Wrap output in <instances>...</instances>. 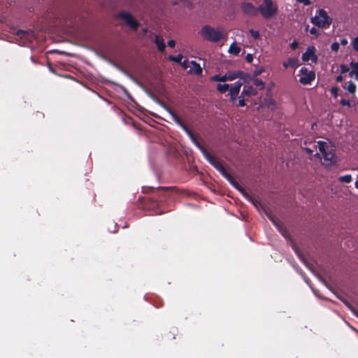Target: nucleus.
Wrapping results in <instances>:
<instances>
[{
    "label": "nucleus",
    "mask_w": 358,
    "mask_h": 358,
    "mask_svg": "<svg viewBox=\"0 0 358 358\" xmlns=\"http://www.w3.org/2000/svg\"><path fill=\"white\" fill-rule=\"evenodd\" d=\"M201 37L208 42L218 43L227 36V30L222 27H212L208 24L201 27L199 31Z\"/></svg>",
    "instance_id": "nucleus-1"
},
{
    "label": "nucleus",
    "mask_w": 358,
    "mask_h": 358,
    "mask_svg": "<svg viewBox=\"0 0 358 358\" xmlns=\"http://www.w3.org/2000/svg\"><path fill=\"white\" fill-rule=\"evenodd\" d=\"M170 192L171 190L169 187H158L152 196L145 199L147 201L146 205L151 208L159 207L160 204L169 196Z\"/></svg>",
    "instance_id": "nucleus-2"
},
{
    "label": "nucleus",
    "mask_w": 358,
    "mask_h": 358,
    "mask_svg": "<svg viewBox=\"0 0 358 358\" xmlns=\"http://www.w3.org/2000/svg\"><path fill=\"white\" fill-rule=\"evenodd\" d=\"M278 11V7L273 0H264L262 3L258 6V13H260L264 19L274 17Z\"/></svg>",
    "instance_id": "nucleus-3"
},
{
    "label": "nucleus",
    "mask_w": 358,
    "mask_h": 358,
    "mask_svg": "<svg viewBox=\"0 0 358 358\" xmlns=\"http://www.w3.org/2000/svg\"><path fill=\"white\" fill-rule=\"evenodd\" d=\"M310 22L319 28H328L332 23V18L324 9H319L315 15L310 18Z\"/></svg>",
    "instance_id": "nucleus-4"
},
{
    "label": "nucleus",
    "mask_w": 358,
    "mask_h": 358,
    "mask_svg": "<svg viewBox=\"0 0 358 358\" xmlns=\"http://www.w3.org/2000/svg\"><path fill=\"white\" fill-rule=\"evenodd\" d=\"M319 150L322 155L325 162L329 164H334L336 162V150L334 147L326 142L319 141Z\"/></svg>",
    "instance_id": "nucleus-5"
},
{
    "label": "nucleus",
    "mask_w": 358,
    "mask_h": 358,
    "mask_svg": "<svg viewBox=\"0 0 358 358\" xmlns=\"http://www.w3.org/2000/svg\"><path fill=\"white\" fill-rule=\"evenodd\" d=\"M200 136H189L192 141L196 143L198 148L203 152L205 158L217 171L220 169V167H221L223 165L222 163L216 157L212 155L202 145H201L197 141L198 137Z\"/></svg>",
    "instance_id": "nucleus-6"
},
{
    "label": "nucleus",
    "mask_w": 358,
    "mask_h": 358,
    "mask_svg": "<svg viewBox=\"0 0 358 358\" xmlns=\"http://www.w3.org/2000/svg\"><path fill=\"white\" fill-rule=\"evenodd\" d=\"M299 82L303 85H308L315 80V73L312 70H308L306 67H302L299 71Z\"/></svg>",
    "instance_id": "nucleus-7"
},
{
    "label": "nucleus",
    "mask_w": 358,
    "mask_h": 358,
    "mask_svg": "<svg viewBox=\"0 0 358 358\" xmlns=\"http://www.w3.org/2000/svg\"><path fill=\"white\" fill-rule=\"evenodd\" d=\"M119 17L124 20L125 24L129 26L131 29L136 30L139 27V23L134 17L129 13L121 12Z\"/></svg>",
    "instance_id": "nucleus-8"
},
{
    "label": "nucleus",
    "mask_w": 358,
    "mask_h": 358,
    "mask_svg": "<svg viewBox=\"0 0 358 358\" xmlns=\"http://www.w3.org/2000/svg\"><path fill=\"white\" fill-rule=\"evenodd\" d=\"M241 9L245 15L250 17L258 15V7H255L252 3L246 1L241 3Z\"/></svg>",
    "instance_id": "nucleus-9"
},
{
    "label": "nucleus",
    "mask_w": 358,
    "mask_h": 358,
    "mask_svg": "<svg viewBox=\"0 0 358 358\" xmlns=\"http://www.w3.org/2000/svg\"><path fill=\"white\" fill-rule=\"evenodd\" d=\"M16 34L22 40V43L23 45H24L26 42H31L35 38L34 34L31 31L18 30Z\"/></svg>",
    "instance_id": "nucleus-10"
},
{
    "label": "nucleus",
    "mask_w": 358,
    "mask_h": 358,
    "mask_svg": "<svg viewBox=\"0 0 358 358\" xmlns=\"http://www.w3.org/2000/svg\"><path fill=\"white\" fill-rule=\"evenodd\" d=\"M315 48L313 46L308 47L306 51L302 55V59L304 62H308L311 60L313 62H316L317 57L315 54Z\"/></svg>",
    "instance_id": "nucleus-11"
},
{
    "label": "nucleus",
    "mask_w": 358,
    "mask_h": 358,
    "mask_svg": "<svg viewBox=\"0 0 358 358\" xmlns=\"http://www.w3.org/2000/svg\"><path fill=\"white\" fill-rule=\"evenodd\" d=\"M242 85V83L236 82L229 88V95L231 101L234 102L236 99Z\"/></svg>",
    "instance_id": "nucleus-12"
},
{
    "label": "nucleus",
    "mask_w": 358,
    "mask_h": 358,
    "mask_svg": "<svg viewBox=\"0 0 358 358\" xmlns=\"http://www.w3.org/2000/svg\"><path fill=\"white\" fill-rule=\"evenodd\" d=\"M241 94L245 98L256 96L257 94V90L251 85H245Z\"/></svg>",
    "instance_id": "nucleus-13"
},
{
    "label": "nucleus",
    "mask_w": 358,
    "mask_h": 358,
    "mask_svg": "<svg viewBox=\"0 0 358 358\" xmlns=\"http://www.w3.org/2000/svg\"><path fill=\"white\" fill-rule=\"evenodd\" d=\"M166 110L169 112L170 115L171 116L173 120L176 122L178 125L182 127L185 132H187L188 134H192L190 131L188 130V129L186 127V126L183 124L181 119L171 110L169 108H166Z\"/></svg>",
    "instance_id": "nucleus-14"
},
{
    "label": "nucleus",
    "mask_w": 358,
    "mask_h": 358,
    "mask_svg": "<svg viewBox=\"0 0 358 358\" xmlns=\"http://www.w3.org/2000/svg\"><path fill=\"white\" fill-rule=\"evenodd\" d=\"M299 65V61L297 58L292 57L287 59V61L283 62V66L285 69L292 67L296 69Z\"/></svg>",
    "instance_id": "nucleus-15"
},
{
    "label": "nucleus",
    "mask_w": 358,
    "mask_h": 358,
    "mask_svg": "<svg viewBox=\"0 0 358 358\" xmlns=\"http://www.w3.org/2000/svg\"><path fill=\"white\" fill-rule=\"evenodd\" d=\"M266 215L272 222L278 228L280 232L284 236H286V229L280 224V221L276 217H273L271 215H268L267 213Z\"/></svg>",
    "instance_id": "nucleus-16"
},
{
    "label": "nucleus",
    "mask_w": 358,
    "mask_h": 358,
    "mask_svg": "<svg viewBox=\"0 0 358 358\" xmlns=\"http://www.w3.org/2000/svg\"><path fill=\"white\" fill-rule=\"evenodd\" d=\"M236 189H238L242 194L246 198L248 201H251L254 205H257V201L255 199H253L251 196H250L248 192L245 190L243 187H242L239 184L238 186L234 187Z\"/></svg>",
    "instance_id": "nucleus-17"
},
{
    "label": "nucleus",
    "mask_w": 358,
    "mask_h": 358,
    "mask_svg": "<svg viewBox=\"0 0 358 358\" xmlns=\"http://www.w3.org/2000/svg\"><path fill=\"white\" fill-rule=\"evenodd\" d=\"M155 43L157 45L159 51L163 52L165 50L166 45L161 36L155 35Z\"/></svg>",
    "instance_id": "nucleus-18"
},
{
    "label": "nucleus",
    "mask_w": 358,
    "mask_h": 358,
    "mask_svg": "<svg viewBox=\"0 0 358 358\" xmlns=\"http://www.w3.org/2000/svg\"><path fill=\"white\" fill-rule=\"evenodd\" d=\"M241 50V49L240 47H238L237 45L236 42L234 41L231 44V45H230V47L229 48L228 52H229V53H230L231 55H238L240 53Z\"/></svg>",
    "instance_id": "nucleus-19"
},
{
    "label": "nucleus",
    "mask_w": 358,
    "mask_h": 358,
    "mask_svg": "<svg viewBox=\"0 0 358 358\" xmlns=\"http://www.w3.org/2000/svg\"><path fill=\"white\" fill-rule=\"evenodd\" d=\"M243 76V71H234V72H231V73H229L227 74V78H228V80H234L236 78H240L241 79V77Z\"/></svg>",
    "instance_id": "nucleus-20"
},
{
    "label": "nucleus",
    "mask_w": 358,
    "mask_h": 358,
    "mask_svg": "<svg viewBox=\"0 0 358 358\" xmlns=\"http://www.w3.org/2000/svg\"><path fill=\"white\" fill-rule=\"evenodd\" d=\"M343 87L352 94L355 93L357 89L356 85L352 81L345 83Z\"/></svg>",
    "instance_id": "nucleus-21"
},
{
    "label": "nucleus",
    "mask_w": 358,
    "mask_h": 358,
    "mask_svg": "<svg viewBox=\"0 0 358 358\" xmlns=\"http://www.w3.org/2000/svg\"><path fill=\"white\" fill-rule=\"evenodd\" d=\"M191 64L192 65V71H193L196 74L200 75L202 73V69L200 65L195 61H192Z\"/></svg>",
    "instance_id": "nucleus-22"
},
{
    "label": "nucleus",
    "mask_w": 358,
    "mask_h": 358,
    "mask_svg": "<svg viewBox=\"0 0 358 358\" xmlns=\"http://www.w3.org/2000/svg\"><path fill=\"white\" fill-rule=\"evenodd\" d=\"M213 81H220V82H225L228 80L227 74L224 76L215 75L211 78Z\"/></svg>",
    "instance_id": "nucleus-23"
},
{
    "label": "nucleus",
    "mask_w": 358,
    "mask_h": 358,
    "mask_svg": "<svg viewBox=\"0 0 358 358\" xmlns=\"http://www.w3.org/2000/svg\"><path fill=\"white\" fill-rule=\"evenodd\" d=\"M252 83L255 85L259 87L260 90H263L265 87V83L259 78H253Z\"/></svg>",
    "instance_id": "nucleus-24"
},
{
    "label": "nucleus",
    "mask_w": 358,
    "mask_h": 358,
    "mask_svg": "<svg viewBox=\"0 0 358 358\" xmlns=\"http://www.w3.org/2000/svg\"><path fill=\"white\" fill-rule=\"evenodd\" d=\"M338 180L341 182L349 183V182H350L352 181V178L351 175L347 174V175H345V176H340L338 178Z\"/></svg>",
    "instance_id": "nucleus-25"
},
{
    "label": "nucleus",
    "mask_w": 358,
    "mask_h": 358,
    "mask_svg": "<svg viewBox=\"0 0 358 358\" xmlns=\"http://www.w3.org/2000/svg\"><path fill=\"white\" fill-rule=\"evenodd\" d=\"M229 85L228 84H223V85L218 84L217 86V90L220 93H224L229 90Z\"/></svg>",
    "instance_id": "nucleus-26"
},
{
    "label": "nucleus",
    "mask_w": 358,
    "mask_h": 358,
    "mask_svg": "<svg viewBox=\"0 0 358 358\" xmlns=\"http://www.w3.org/2000/svg\"><path fill=\"white\" fill-rule=\"evenodd\" d=\"M350 66L352 68V70L350 72V76L352 77L356 72H358V62H352L350 63Z\"/></svg>",
    "instance_id": "nucleus-27"
},
{
    "label": "nucleus",
    "mask_w": 358,
    "mask_h": 358,
    "mask_svg": "<svg viewBox=\"0 0 358 358\" xmlns=\"http://www.w3.org/2000/svg\"><path fill=\"white\" fill-rule=\"evenodd\" d=\"M225 178L233 187H236V185L238 186V182L236 181V180L230 173Z\"/></svg>",
    "instance_id": "nucleus-28"
},
{
    "label": "nucleus",
    "mask_w": 358,
    "mask_h": 358,
    "mask_svg": "<svg viewBox=\"0 0 358 358\" xmlns=\"http://www.w3.org/2000/svg\"><path fill=\"white\" fill-rule=\"evenodd\" d=\"M241 79H242L245 83H248L250 80L252 81V78H251V76L247 73L243 71V76L241 77Z\"/></svg>",
    "instance_id": "nucleus-29"
},
{
    "label": "nucleus",
    "mask_w": 358,
    "mask_h": 358,
    "mask_svg": "<svg viewBox=\"0 0 358 358\" xmlns=\"http://www.w3.org/2000/svg\"><path fill=\"white\" fill-rule=\"evenodd\" d=\"M217 171L221 173V175L224 178H226L229 174V173L227 171V170L224 166V165H222L221 167H220V169Z\"/></svg>",
    "instance_id": "nucleus-30"
},
{
    "label": "nucleus",
    "mask_w": 358,
    "mask_h": 358,
    "mask_svg": "<svg viewBox=\"0 0 358 358\" xmlns=\"http://www.w3.org/2000/svg\"><path fill=\"white\" fill-rule=\"evenodd\" d=\"M178 332V330L177 329H173V331H170L169 332L166 336L167 337L168 339H174L176 338V333Z\"/></svg>",
    "instance_id": "nucleus-31"
},
{
    "label": "nucleus",
    "mask_w": 358,
    "mask_h": 358,
    "mask_svg": "<svg viewBox=\"0 0 358 358\" xmlns=\"http://www.w3.org/2000/svg\"><path fill=\"white\" fill-rule=\"evenodd\" d=\"M245 97L243 96L241 94L238 96V106L241 107H244L245 106Z\"/></svg>",
    "instance_id": "nucleus-32"
},
{
    "label": "nucleus",
    "mask_w": 358,
    "mask_h": 358,
    "mask_svg": "<svg viewBox=\"0 0 358 358\" xmlns=\"http://www.w3.org/2000/svg\"><path fill=\"white\" fill-rule=\"evenodd\" d=\"M170 59L171 61H174V62H181L182 61V55H178L176 57H173V56H170Z\"/></svg>",
    "instance_id": "nucleus-33"
},
{
    "label": "nucleus",
    "mask_w": 358,
    "mask_h": 358,
    "mask_svg": "<svg viewBox=\"0 0 358 358\" xmlns=\"http://www.w3.org/2000/svg\"><path fill=\"white\" fill-rule=\"evenodd\" d=\"M249 32L250 34H251V36L255 38V39H257L259 38V33L258 31H255L254 29H250L249 30Z\"/></svg>",
    "instance_id": "nucleus-34"
},
{
    "label": "nucleus",
    "mask_w": 358,
    "mask_h": 358,
    "mask_svg": "<svg viewBox=\"0 0 358 358\" xmlns=\"http://www.w3.org/2000/svg\"><path fill=\"white\" fill-rule=\"evenodd\" d=\"M352 45L353 48L358 52V36L355 37L352 41Z\"/></svg>",
    "instance_id": "nucleus-35"
},
{
    "label": "nucleus",
    "mask_w": 358,
    "mask_h": 358,
    "mask_svg": "<svg viewBox=\"0 0 358 358\" xmlns=\"http://www.w3.org/2000/svg\"><path fill=\"white\" fill-rule=\"evenodd\" d=\"M340 44L338 42H334L331 45V49L334 52H337L339 50Z\"/></svg>",
    "instance_id": "nucleus-36"
},
{
    "label": "nucleus",
    "mask_w": 358,
    "mask_h": 358,
    "mask_svg": "<svg viewBox=\"0 0 358 358\" xmlns=\"http://www.w3.org/2000/svg\"><path fill=\"white\" fill-rule=\"evenodd\" d=\"M338 92V88L337 87H334L331 89V93L334 96V98H337Z\"/></svg>",
    "instance_id": "nucleus-37"
},
{
    "label": "nucleus",
    "mask_w": 358,
    "mask_h": 358,
    "mask_svg": "<svg viewBox=\"0 0 358 358\" xmlns=\"http://www.w3.org/2000/svg\"><path fill=\"white\" fill-rule=\"evenodd\" d=\"M341 104L343 106H348V107H350L351 104H350V101L349 100H346V99H341V101H340Z\"/></svg>",
    "instance_id": "nucleus-38"
},
{
    "label": "nucleus",
    "mask_w": 358,
    "mask_h": 358,
    "mask_svg": "<svg viewBox=\"0 0 358 358\" xmlns=\"http://www.w3.org/2000/svg\"><path fill=\"white\" fill-rule=\"evenodd\" d=\"M310 33L315 36H318L320 34L319 31L315 27H312L310 29Z\"/></svg>",
    "instance_id": "nucleus-39"
},
{
    "label": "nucleus",
    "mask_w": 358,
    "mask_h": 358,
    "mask_svg": "<svg viewBox=\"0 0 358 358\" xmlns=\"http://www.w3.org/2000/svg\"><path fill=\"white\" fill-rule=\"evenodd\" d=\"M341 73H345L349 71V68L345 64H341Z\"/></svg>",
    "instance_id": "nucleus-40"
},
{
    "label": "nucleus",
    "mask_w": 358,
    "mask_h": 358,
    "mask_svg": "<svg viewBox=\"0 0 358 358\" xmlns=\"http://www.w3.org/2000/svg\"><path fill=\"white\" fill-rule=\"evenodd\" d=\"M264 69H256L254 71V76L255 77L258 76L259 75H260L262 73L264 72Z\"/></svg>",
    "instance_id": "nucleus-41"
},
{
    "label": "nucleus",
    "mask_w": 358,
    "mask_h": 358,
    "mask_svg": "<svg viewBox=\"0 0 358 358\" xmlns=\"http://www.w3.org/2000/svg\"><path fill=\"white\" fill-rule=\"evenodd\" d=\"M297 2L302 3L306 6H309L311 4V1L310 0H296Z\"/></svg>",
    "instance_id": "nucleus-42"
},
{
    "label": "nucleus",
    "mask_w": 358,
    "mask_h": 358,
    "mask_svg": "<svg viewBox=\"0 0 358 358\" xmlns=\"http://www.w3.org/2000/svg\"><path fill=\"white\" fill-rule=\"evenodd\" d=\"M299 46V43L296 41H294L291 44H290V47L292 50H295L296 48H297Z\"/></svg>",
    "instance_id": "nucleus-43"
},
{
    "label": "nucleus",
    "mask_w": 358,
    "mask_h": 358,
    "mask_svg": "<svg viewBox=\"0 0 358 358\" xmlns=\"http://www.w3.org/2000/svg\"><path fill=\"white\" fill-rule=\"evenodd\" d=\"M245 59L246 61L248 62V63H251L252 62V59H253V57H252V55L251 54H248L245 57Z\"/></svg>",
    "instance_id": "nucleus-44"
},
{
    "label": "nucleus",
    "mask_w": 358,
    "mask_h": 358,
    "mask_svg": "<svg viewBox=\"0 0 358 358\" xmlns=\"http://www.w3.org/2000/svg\"><path fill=\"white\" fill-rule=\"evenodd\" d=\"M268 106L271 108V109H273L275 108V102L273 100H270L268 101Z\"/></svg>",
    "instance_id": "nucleus-45"
},
{
    "label": "nucleus",
    "mask_w": 358,
    "mask_h": 358,
    "mask_svg": "<svg viewBox=\"0 0 358 358\" xmlns=\"http://www.w3.org/2000/svg\"><path fill=\"white\" fill-rule=\"evenodd\" d=\"M168 45L171 48H174L176 45V42L174 40H170L168 41Z\"/></svg>",
    "instance_id": "nucleus-46"
},
{
    "label": "nucleus",
    "mask_w": 358,
    "mask_h": 358,
    "mask_svg": "<svg viewBox=\"0 0 358 358\" xmlns=\"http://www.w3.org/2000/svg\"><path fill=\"white\" fill-rule=\"evenodd\" d=\"M348 40L346 38H343V39L341 40V43H341V45L345 46V45H346L348 44Z\"/></svg>",
    "instance_id": "nucleus-47"
},
{
    "label": "nucleus",
    "mask_w": 358,
    "mask_h": 358,
    "mask_svg": "<svg viewBox=\"0 0 358 358\" xmlns=\"http://www.w3.org/2000/svg\"><path fill=\"white\" fill-rule=\"evenodd\" d=\"M336 80L338 83H341L343 81V76L341 75L338 76L336 78Z\"/></svg>",
    "instance_id": "nucleus-48"
},
{
    "label": "nucleus",
    "mask_w": 358,
    "mask_h": 358,
    "mask_svg": "<svg viewBox=\"0 0 358 358\" xmlns=\"http://www.w3.org/2000/svg\"><path fill=\"white\" fill-rule=\"evenodd\" d=\"M345 304L350 308L352 311H355L354 308L348 303H345Z\"/></svg>",
    "instance_id": "nucleus-49"
},
{
    "label": "nucleus",
    "mask_w": 358,
    "mask_h": 358,
    "mask_svg": "<svg viewBox=\"0 0 358 358\" xmlns=\"http://www.w3.org/2000/svg\"><path fill=\"white\" fill-rule=\"evenodd\" d=\"M355 187H356L357 189H358V179L356 180V182H355Z\"/></svg>",
    "instance_id": "nucleus-50"
},
{
    "label": "nucleus",
    "mask_w": 358,
    "mask_h": 358,
    "mask_svg": "<svg viewBox=\"0 0 358 358\" xmlns=\"http://www.w3.org/2000/svg\"><path fill=\"white\" fill-rule=\"evenodd\" d=\"M355 76V78L358 80V72L354 74Z\"/></svg>",
    "instance_id": "nucleus-51"
},
{
    "label": "nucleus",
    "mask_w": 358,
    "mask_h": 358,
    "mask_svg": "<svg viewBox=\"0 0 358 358\" xmlns=\"http://www.w3.org/2000/svg\"><path fill=\"white\" fill-rule=\"evenodd\" d=\"M182 65L186 68L187 67V65H186V61H184V62L182 63Z\"/></svg>",
    "instance_id": "nucleus-52"
},
{
    "label": "nucleus",
    "mask_w": 358,
    "mask_h": 358,
    "mask_svg": "<svg viewBox=\"0 0 358 358\" xmlns=\"http://www.w3.org/2000/svg\"><path fill=\"white\" fill-rule=\"evenodd\" d=\"M143 31H144V33H145L147 31V29H143Z\"/></svg>",
    "instance_id": "nucleus-53"
},
{
    "label": "nucleus",
    "mask_w": 358,
    "mask_h": 358,
    "mask_svg": "<svg viewBox=\"0 0 358 358\" xmlns=\"http://www.w3.org/2000/svg\"><path fill=\"white\" fill-rule=\"evenodd\" d=\"M308 27H309V25H307L306 29L307 30Z\"/></svg>",
    "instance_id": "nucleus-54"
}]
</instances>
